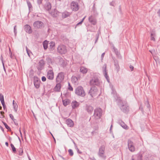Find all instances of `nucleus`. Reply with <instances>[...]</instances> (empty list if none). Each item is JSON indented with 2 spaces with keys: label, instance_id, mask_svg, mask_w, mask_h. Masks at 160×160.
Here are the masks:
<instances>
[{
  "label": "nucleus",
  "instance_id": "ea45409f",
  "mask_svg": "<svg viewBox=\"0 0 160 160\" xmlns=\"http://www.w3.org/2000/svg\"><path fill=\"white\" fill-rule=\"evenodd\" d=\"M109 4L111 6H112L114 7H115V6L116 4V3H115V1H112V2H110Z\"/></svg>",
  "mask_w": 160,
  "mask_h": 160
},
{
  "label": "nucleus",
  "instance_id": "58836bf2",
  "mask_svg": "<svg viewBox=\"0 0 160 160\" xmlns=\"http://www.w3.org/2000/svg\"><path fill=\"white\" fill-rule=\"evenodd\" d=\"M19 155L20 156L22 155L23 154V149L22 148H20L18 150Z\"/></svg>",
  "mask_w": 160,
  "mask_h": 160
},
{
  "label": "nucleus",
  "instance_id": "f3484780",
  "mask_svg": "<svg viewBox=\"0 0 160 160\" xmlns=\"http://www.w3.org/2000/svg\"><path fill=\"white\" fill-rule=\"evenodd\" d=\"M89 21L92 24L95 25L97 23V20L95 17L91 15L88 18Z\"/></svg>",
  "mask_w": 160,
  "mask_h": 160
},
{
  "label": "nucleus",
  "instance_id": "5fc2aeb1",
  "mask_svg": "<svg viewBox=\"0 0 160 160\" xmlns=\"http://www.w3.org/2000/svg\"><path fill=\"white\" fill-rule=\"evenodd\" d=\"M151 40L152 41H155V39L154 36H151Z\"/></svg>",
  "mask_w": 160,
  "mask_h": 160
},
{
  "label": "nucleus",
  "instance_id": "1a4fd4ad",
  "mask_svg": "<svg viewBox=\"0 0 160 160\" xmlns=\"http://www.w3.org/2000/svg\"><path fill=\"white\" fill-rule=\"evenodd\" d=\"M33 83L34 86L36 89H38L40 88L41 81L40 79L36 76H35L33 78Z\"/></svg>",
  "mask_w": 160,
  "mask_h": 160
},
{
  "label": "nucleus",
  "instance_id": "4d7b16f0",
  "mask_svg": "<svg viewBox=\"0 0 160 160\" xmlns=\"http://www.w3.org/2000/svg\"><path fill=\"white\" fill-rule=\"evenodd\" d=\"M129 68H130V69L131 71H132L133 70L134 67L133 66H132V65H130Z\"/></svg>",
  "mask_w": 160,
  "mask_h": 160
},
{
  "label": "nucleus",
  "instance_id": "dca6fc26",
  "mask_svg": "<svg viewBox=\"0 0 160 160\" xmlns=\"http://www.w3.org/2000/svg\"><path fill=\"white\" fill-rule=\"evenodd\" d=\"M24 30L29 34H31L32 32V30L31 27L28 24L25 25L23 27Z\"/></svg>",
  "mask_w": 160,
  "mask_h": 160
},
{
  "label": "nucleus",
  "instance_id": "aec40b11",
  "mask_svg": "<svg viewBox=\"0 0 160 160\" xmlns=\"http://www.w3.org/2000/svg\"><path fill=\"white\" fill-rule=\"evenodd\" d=\"M57 84L54 88V90L55 92H59L60 91L61 88V83L56 82Z\"/></svg>",
  "mask_w": 160,
  "mask_h": 160
},
{
  "label": "nucleus",
  "instance_id": "72a5a7b5",
  "mask_svg": "<svg viewBox=\"0 0 160 160\" xmlns=\"http://www.w3.org/2000/svg\"><path fill=\"white\" fill-rule=\"evenodd\" d=\"M0 59H1V60L2 61V66H3V69L4 70V71L5 73H6L5 68L4 66V62L3 61V57H2V55L1 56Z\"/></svg>",
  "mask_w": 160,
  "mask_h": 160
},
{
  "label": "nucleus",
  "instance_id": "052dcab7",
  "mask_svg": "<svg viewBox=\"0 0 160 160\" xmlns=\"http://www.w3.org/2000/svg\"><path fill=\"white\" fill-rule=\"evenodd\" d=\"M147 107L149 108L150 106V105L149 103V101H147Z\"/></svg>",
  "mask_w": 160,
  "mask_h": 160
},
{
  "label": "nucleus",
  "instance_id": "de8ad7c7",
  "mask_svg": "<svg viewBox=\"0 0 160 160\" xmlns=\"http://www.w3.org/2000/svg\"><path fill=\"white\" fill-rule=\"evenodd\" d=\"M68 90H69L71 91H72L73 90V88L70 85V84L69 83V82H68Z\"/></svg>",
  "mask_w": 160,
  "mask_h": 160
},
{
  "label": "nucleus",
  "instance_id": "0eeeda50",
  "mask_svg": "<svg viewBox=\"0 0 160 160\" xmlns=\"http://www.w3.org/2000/svg\"><path fill=\"white\" fill-rule=\"evenodd\" d=\"M100 84V81L98 77H94L90 81V84L92 86H98Z\"/></svg>",
  "mask_w": 160,
  "mask_h": 160
},
{
  "label": "nucleus",
  "instance_id": "bf43d9fd",
  "mask_svg": "<svg viewBox=\"0 0 160 160\" xmlns=\"http://www.w3.org/2000/svg\"><path fill=\"white\" fill-rule=\"evenodd\" d=\"M0 128L2 130V131L3 132H4V129L3 128V127H2L1 126H0Z\"/></svg>",
  "mask_w": 160,
  "mask_h": 160
},
{
  "label": "nucleus",
  "instance_id": "4be33fe9",
  "mask_svg": "<svg viewBox=\"0 0 160 160\" xmlns=\"http://www.w3.org/2000/svg\"><path fill=\"white\" fill-rule=\"evenodd\" d=\"M114 62V66L115 67V69L116 70L117 72H118L120 70V67L118 64V61L116 59H113Z\"/></svg>",
  "mask_w": 160,
  "mask_h": 160
},
{
  "label": "nucleus",
  "instance_id": "6ab92c4d",
  "mask_svg": "<svg viewBox=\"0 0 160 160\" xmlns=\"http://www.w3.org/2000/svg\"><path fill=\"white\" fill-rule=\"evenodd\" d=\"M118 123L123 128L126 130L128 129V126L121 120H119Z\"/></svg>",
  "mask_w": 160,
  "mask_h": 160
},
{
  "label": "nucleus",
  "instance_id": "c756f323",
  "mask_svg": "<svg viewBox=\"0 0 160 160\" xmlns=\"http://www.w3.org/2000/svg\"><path fill=\"white\" fill-rule=\"evenodd\" d=\"M80 71L83 74L86 73L87 72V69L84 67H81L80 69Z\"/></svg>",
  "mask_w": 160,
  "mask_h": 160
},
{
  "label": "nucleus",
  "instance_id": "2f4dec72",
  "mask_svg": "<svg viewBox=\"0 0 160 160\" xmlns=\"http://www.w3.org/2000/svg\"><path fill=\"white\" fill-rule=\"evenodd\" d=\"M48 42L47 40L43 42V45L44 49L45 50H46L48 47Z\"/></svg>",
  "mask_w": 160,
  "mask_h": 160
},
{
  "label": "nucleus",
  "instance_id": "4468645a",
  "mask_svg": "<svg viewBox=\"0 0 160 160\" xmlns=\"http://www.w3.org/2000/svg\"><path fill=\"white\" fill-rule=\"evenodd\" d=\"M106 64H105L102 67L103 72L104 76L105 77L107 81L109 82V78L108 75V74L107 71L106 70Z\"/></svg>",
  "mask_w": 160,
  "mask_h": 160
},
{
  "label": "nucleus",
  "instance_id": "864d4df0",
  "mask_svg": "<svg viewBox=\"0 0 160 160\" xmlns=\"http://www.w3.org/2000/svg\"><path fill=\"white\" fill-rule=\"evenodd\" d=\"M26 50H27V54H28V56L30 57L29 52H31L27 48Z\"/></svg>",
  "mask_w": 160,
  "mask_h": 160
},
{
  "label": "nucleus",
  "instance_id": "a211bd4d",
  "mask_svg": "<svg viewBox=\"0 0 160 160\" xmlns=\"http://www.w3.org/2000/svg\"><path fill=\"white\" fill-rule=\"evenodd\" d=\"M85 110L89 114H91L93 110V107L88 104H86L85 106Z\"/></svg>",
  "mask_w": 160,
  "mask_h": 160
},
{
  "label": "nucleus",
  "instance_id": "680f3d73",
  "mask_svg": "<svg viewBox=\"0 0 160 160\" xmlns=\"http://www.w3.org/2000/svg\"><path fill=\"white\" fill-rule=\"evenodd\" d=\"M77 152L78 153H82V152L80 151H79V149L77 148Z\"/></svg>",
  "mask_w": 160,
  "mask_h": 160
},
{
  "label": "nucleus",
  "instance_id": "9b49d317",
  "mask_svg": "<svg viewBox=\"0 0 160 160\" xmlns=\"http://www.w3.org/2000/svg\"><path fill=\"white\" fill-rule=\"evenodd\" d=\"M33 25L34 28H37L41 29L44 27L43 23L39 21L35 22L33 24Z\"/></svg>",
  "mask_w": 160,
  "mask_h": 160
},
{
  "label": "nucleus",
  "instance_id": "79ce46f5",
  "mask_svg": "<svg viewBox=\"0 0 160 160\" xmlns=\"http://www.w3.org/2000/svg\"><path fill=\"white\" fill-rule=\"evenodd\" d=\"M68 152L70 156H72L73 155V151L71 149H69Z\"/></svg>",
  "mask_w": 160,
  "mask_h": 160
},
{
  "label": "nucleus",
  "instance_id": "7c9ffc66",
  "mask_svg": "<svg viewBox=\"0 0 160 160\" xmlns=\"http://www.w3.org/2000/svg\"><path fill=\"white\" fill-rule=\"evenodd\" d=\"M70 13L68 12H65L62 13V17L63 18H65L70 15Z\"/></svg>",
  "mask_w": 160,
  "mask_h": 160
},
{
  "label": "nucleus",
  "instance_id": "bb28decb",
  "mask_svg": "<svg viewBox=\"0 0 160 160\" xmlns=\"http://www.w3.org/2000/svg\"><path fill=\"white\" fill-rule=\"evenodd\" d=\"M113 49L117 57H118L119 58H121V55H120V53L118 52V49L117 48H116L114 47H113Z\"/></svg>",
  "mask_w": 160,
  "mask_h": 160
},
{
  "label": "nucleus",
  "instance_id": "6e6552de",
  "mask_svg": "<svg viewBox=\"0 0 160 160\" xmlns=\"http://www.w3.org/2000/svg\"><path fill=\"white\" fill-rule=\"evenodd\" d=\"M64 78L63 72H61L58 73L56 79V82L61 83L63 82Z\"/></svg>",
  "mask_w": 160,
  "mask_h": 160
},
{
  "label": "nucleus",
  "instance_id": "f03ea898",
  "mask_svg": "<svg viewBox=\"0 0 160 160\" xmlns=\"http://www.w3.org/2000/svg\"><path fill=\"white\" fill-rule=\"evenodd\" d=\"M75 93L78 96L84 97L86 95V93L83 88L79 86L77 87L75 90Z\"/></svg>",
  "mask_w": 160,
  "mask_h": 160
},
{
  "label": "nucleus",
  "instance_id": "2eb2a0df",
  "mask_svg": "<svg viewBox=\"0 0 160 160\" xmlns=\"http://www.w3.org/2000/svg\"><path fill=\"white\" fill-rule=\"evenodd\" d=\"M71 8L72 10L75 11H76L78 10L79 7L78 4L77 2H72L71 3Z\"/></svg>",
  "mask_w": 160,
  "mask_h": 160
},
{
  "label": "nucleus",
  "instance_id": "c03bdc74",
  "mask_svg": "<svg viewBox=\"0 0 160 160\" xmlns=\"http://www.w3.org/2000/svg\"><path fill=\"white\" fill-rule=\"evenodd\" d=\"M9 115L10 118L12 121H15L16 120L14 119L13 116L12 114H9Z\"/></svg>",
  "mask_w": 160,
  "mask_h": 160
},
{
  "label": "nucleus",
  "instance_id": "423d86ee",
  "mask_svg": "<svg viewBox=\"0 0 160 160\" xmlns=\"http://www.w3.org/2000/svg\"><path fill=\"white\" fill-rule=\"evenodd\" d=\"M98 91L97 87L95 86H92L88 92V94L92 98L98 94Z\"/></svg>",
  "mask_w": 160,
  "mask_h": 160
},
{
  "label": "nucleus",
  "instance_id": "ddd939ff",
  "mask_svg": "<svg viewBox=\"0 0 160 160\" xmlns=\"http://www.w3.org/2000/svg\"><path fill=\"white\" fill-rule=\"evenodd\" d=\"M128 142L129 150L131 152H134L135 151V147L133 142L131 140L129 139Z\"/></svg>",
  "mask_w": 160,
  "mask_h": 160
},
{
  "label": "nucleus",
  "instance_id": "e2e57ef3",
  "mask_svg": "<svg viewBox=\"0 0 160 160\" xmlns=\"http://www.w3.org/2000/svg\"><path fill=\"white\" fill-rule=\"evenodd\" d=\"M119 11L121 13H122V10L121 6H119Z\"/></svg>",
  "mask_w": 160,
  "mask_h": 160
},
{
  "label": "nucleus",
  "instance_id": "338daca9",
  "mask_svg": "<svg viewBox=\"0 0 160 160\" xmlns=\"http://www.w3.org/2000/svg\"><path fill=\"white\" fill-rule=\"evenodd\" d=\"M5 145H6L7 146V147H8V142H5Z\"/></svg>",
  "mask_w": 160,
  "mask_h": 160
},
{
  "label": "nucleus",
  "instance_id": "f704fd0d",
  "mask_svg": "<svg viewBox=\"0 0 160 160\" xmlns=\"http://www.w3.org/2000/svg\"><path fill=\"white\" fill-rule=\"evenodd\" d=\"M2 123H3V124L4 125L5 127V128L8 129L9 131H11V130L10 128L9 127L8 125L5 122L2 121Z\"/></svg>",
  "mask_w": 160,
  "mask_h": 160
},
{
  "label": "nucleus",
  "instance_id": "7ed1b4c3",
  "mask_svg": "<svg viewBox=\"0 0 160 160\" xmlns=\"http://www.w3.org/2000/svg\"><path fill=\"white\" fill-rule=\"evenodd\" d=\"M57 51L60 54H65L67 52L68 49L65 45L61 44L58 46Z\"/></svg>",
  "mask_w": 160,
  "mask_h": 160
},
{
  "label": "nucleus",
  "instance_id": "9d476101",
  "mask_svg": "<svg viewBox=\"0 0 160 160\" xmlns=\"http://www.w3.org/2000/svg\"><path fill=\"white\" fill-rule=\"evenodd\" d=\"M47 78L50 80H52L54 78V73L52 69H50L47 71Z\"/></svg>",
  "mask_w": 160,
  "mask_h": 160
},
{
  "label": "nucleus",
  "instance_id": "69168bd1",
  "mask_svg": "<svg viewBox=\"0 0 160 160\" xmlns=\"http://www.w3.org/2000/svg\"><path fill=\"white\" fill-rule=\"evenodd\" d=\"M14 122V123L15 124V125H16V126H18V123L17 122H15V121H13Z\"/></svg>",
  "mask_w": 160,
  "mask_h": 160
},
{
  "label": "nucleus",
  "instance_id": "f257e3e1",
  "mask_svg": "<svg viewBox=\"0 0 160 160\" xmlns=\"http://www.w3.org/2000/svg\"><path fill=\"white\" fill-rule=\"evenodd\" d=\"M116 100L122 111L125 113H127L129 111V108L127 102L122 101L120 99V97H118Z\"/></svg>",
  "mask_w": 160,
  "mask_h": 160
},
{
  "label": "nucleus",
  "instance_id": "6e6d98bb",
  "mask_svg": "<svg viewBox=\"0 0 160 160\" xmlns=\"http://www.w3.org/2000/svg\"><path fill=\"white\" fill-rule=\"evenodd\" d=\"M105 54V52H103V53L102 54L101 56V59L102 60L103 59V58Z\"/></svg>",
  "mask_w": 160,
  "mask_h": 160
},
{
  "label": "nucleus",
  "instance_id": "412c9836",
  "mask_svg": "<svg viewBox=\"0 0 160 160\" xmlns=\"http://www.w3.org/2000/svg\"><path fill=\"white\" fill-rule=\"evenodd\" d=\"M45 64V62L43 59L41 60L39 62V65L37 67L38 70H41L42 69L43 67Z\"/></svg>",
  "mask_w": 160,
  "mask_h": 160
},
{
  "label": "nucleus",
  "instance_id": "a878e982",
  "mask_svg": "<svg viewBox=\"0 0 160 160\" xmlns=\"http://www.w3.org/2000/svg\"><path fill=\"white\" fill-rule=\"evenodd\" d=\"M72 109H74L79 106V103L77 101L73 102L72 103Z\"/></svg>",
  "mask_w": 160,
  "mask_h": 160
},
{
  "label": "nucleus",
  "instance_id": "37998d69",
  "mask_svg": "<svg viewBox=\"0 0 160 160\" xmlns=\"http://www.w3.org/2000/svg\"><path fill=\"white\" fill-rule=\"evenodd\" d=\"M0 118H4V112L3 111H0Z\"/></svg>",
  "mask_w": 160,
  "mask_h": 160
},
{
  "label": "nucleus",
  "instance_id": "20e7f679",
  "mask_svg": "<svg viewBox=\"0 0 160 160\" xmlns=\"http://www.w3.org/2000/svg\"><path fill=\"white\" fill-rule=\"evenodd\" d=\"M105 146L104 145H102L100 147L98 153V156L104 159L106 158V156L105 155Z\"/></svg>",
  "mask_w": 160,
  "mask_h": 160
},
{
  "label": "nucleus",
  "instance_id": "a19ab883",
  "mask_svg": "<svg viewBox=\"0 0 160 160\" xmlns=\"http://www.w3.org/2000/svg\"><path fill=\"white\" fill-rule=\"evenodd\" d=\"M86 16H85L82 19V21L79 22H78V23L76 26V27H75V28L77 26H78V25H80V24H81L82 23V22H83V21L85 19V18H86Z\"/></svg>",
  "mask_w": 160,
  "mask_h": 160
},
{
  "label": "nucleus",
  "instance_id": "774afa93",
  "mask_svg": "<svg viewBox=\"0 0 160 160\" xmlns=\"http://www.w3.org/2000/svg\"><path fill=\"white\" fill-rule=\"evenodd\" d=\"M90 160H96V159L94 158H91Z\"/></svg>",
  "mask_w": 160,
  "mask_h": 160
},
{
  "label": "nucleus",
  "instance_id": "09e8293b",
  "mask_svg": "<svg viewBox=\"0 0 160 160\" xmlns=\"http://www.w3.org/2000/svg\"><path fill=\"white\" fill-rule=\"evenodd\" d=\"M43 0H37V3L38 4L40 5L41 4H42V2Z\"/></svg>",
  "mask_w": 160,
  "mask_h": 160
},
{
  "label": "nucleus",
  "instance_id": "393cba45",
  "mask_svg": "<svg viewBox=\"0 0 160 160\" xmlns=\"http://www.w3.org/2000/svg\"><path fill=\"white\" fill-rule=\"evenodd\" d=\"M55 43L53 42H51L49 43V49L50 51H53L55 48Z\"/></svg>",
  "mask_w": 160,
  "mask_h": 160
},
{
  "label": "nucleus",
  "instance_id": "b1692460",
  "mask_svg": "<svg viewBox=\"0 0 160 160\" xmlns=\"http://www.w3.org/2000/svg\"><path fill=\"white\" fill-rule=\"evenodd\" d=\"M66 123L68 126L70 127H72L74 125L73 121L70 118H68L66 120Z\"/></svg>",
  "mask_w": 160,
  "mask_h": 160
},
{
  "label": "nucleus",
  "instance_id": "f8f14e48",
  "mask_svg": "<svg viewBox=\"0 0 160 160\" xmlns=\"http://www.w3.org/2000/svg\"><path fill=\"white\" fill-rule=\"evenodd\" d=\"M49 13L53 17L57 18L59 16L60 12L56 9H52L50 12H49Z\"/></svg>",
  "mask_w": 160,
  "mask_h": 160
},
{
  "label": "nucleus",
  "instance_id": "a18cd8bd",
  "mask_svg": "<svg viewBox=\"0 0 160 160\" xmlns=\"http://www.w3.org/2000/svg\"><path fill=\"white\" fill-rule=\"evenodd\" d=\"M142 155L141 154H139L138 155V160H142Z\"/></svg>",
  "mask_w": 160,
  "mask_h": 160
},
{
  "label": "nucleus",
  "instance_id": "13d9d810",
  "mask_svg": "<svg viewBox=\"0 0 160 160\" xmlns=\"http://www.w3.org/2000/svg\"><path fill=\"white\" fill-rule=\"evenodd\" d=\"M157 13L158 15V16L160 17V9H159L158 11L157 12Z\"/></svg>",
  "mask_w": 160,
  "mask_h": 160
},
{
  "label": "nucleus",
  "instance_id": "603ef678",
  "mask_svg": "<svg viewBox=\"0 0 160 160\" xmlns=\"http://www.w3.org/2000/svg\"><path fill=\"white\" fill-rule=\"evenodd\" d=\"M139 109L140 110H141V111H142V112L143 113V112H144L143 110V108H142V105H140V108H139Z\"/></svg>",
  "mask_w": 160,
  "mask_h": 160
},
{
  "label": "nucleus",
  "instance_id": "8fccbe9b",
  "mask_svg": "<svg viewBox=\"0 0 160 160\" xmlns=\"http://www.w3.org/2000/svg\"><path fill=\"white\" fill-rule=\"evenodd\" d=\"M16 27L17 26L15 25L14 27V32L15 35H16L17 33Z\"/></svg>",
  "mask_w": 160,
  "mask_h": 160
},
{
  "label": "nucleus",
  "instance_id": "473e14b6",
  "mask_svg": "<svg viewBox=\"0 0 160 160\" xmlns=\"http://www.w3.org/2000/svg\"><path fill=\"white\" fill-rule=\"evenodd\" d=\"M111 93L112 94V95L115 98V96H117V92L113 88H112V92H111Z\"/></svg>",
  "mask_w": 160,
  "mask_h": 160
},
{
  "label": "nucleus",
  "instance_id": "5701e85b",
  "mask_svg": "<svg viewBox=\"0 0 160 160\" xmlns=\"http://www.w3.org/2000/svg\"><path fill=\"white\" fill-rule=\"evenodd\" d=\"M51 4L49 2H47L46 3L44 6V8L47 11H49L51 8Z\"/></svg>",
  "mask_w": 160,
  "mask_h": 160
},
{
  "label": "nucleus",
  "instance_id": "cd10ccee",
  "mask_svg": "<svg viewBox=\"0 0 160 160\" xmlns=\"http://www.w3.org/2000/svg\"><path fill=\"white\" fill-rule=\"evenodd\" d=\"M70 102V100L68 99L62 100L63 104L64 106H66L67 105L69 104Z\"/></svg>",
  "mask_w": 160,
  "mask_h": 160
},
{
  "label": "nucleus",
  "instance_id": "3c124183",
  "mask_svg": "<svg viewBox=\"0 0 160 160\" xmlns=\"http://www.w3.org/2000/svg\"><path fill=\"white\" fill-rule=\"evenodd\" d=\"M42 80L43 81V82H45L46 81V78L44 77V76H42Z\"/></svg>",
  "mask_w": 160,
  "mask_h": 160
},
{
  "label": "nucleus",
  "instance_id": "c85d7f7f",
  "mask_svg": "<svg viewBox=\"0 0 160 160\" xmlns=\"http://www.w3.org/2000/svg\"><path fill=\"white\" fill-rule=\"evenodd\" d=\"M13 106L14 111L15 112H17L18 110V105L16 103H14V100L13 101Z\"/></svg>",
  "mask_w": 160,
  "mask_h": 160
},
{
  "label": "nucleus",
  "instance_id": "c9c22d12",
  "mask_svg": "<svg viewBox=\"0 0 160 160\" xmlns=\"http://www.w3.org/2000/svg\"><path fill=\"white\" fill-rule=\"evenodd\" d=\"M0 100L2 104L5 102L3 96L1 93H0Z\"/></svg>",
  "mask_w": 160,
  "mask_h": 160
},
{
  "label": "nucleus",
  "instance_id": "0e129e2a",
  "mask_svg": "<svg viewBox=\"0 0 160 160\" xmlns=\"http://www.w3.org/2000/svg\"><path fill=\"white\" fill-rule=\"evenodd\" d=\"M151 36H154L155 35V33H151Z\"/></svg>",
  "mask_w": 160,
  "mask_h": 160
},
{
  "label": "nucleus",
  "instance_id": "4c0bfd02",
  "mask_svg": "<svg viewBox=\"0 0 160 160\" xmlns=\"http://www.w3.org/2000/svg\"><path fill=\"white\" fill-rule=\"evenodd\" d=\"M27 2L29 9L30 10L31 8H32V5L28 0H27Z\"/></svg>",
  "mask_w": 160,
  "mask_h": 160
},
{
  "label": "nucleus",
  "instance_id": "49530a36",
  "mask_svg": "<svg viewBox=\"0 0 160 160\" xmlns=\"http://www.w3.org/2000/svg\"><path fill=\"white\" fill-rule=\"evenodd\" d=\"M2 105L3 108L4 110H5L6 112H7V109L6 108V107L5 104V102L3 103H2Z\"/></svg>",
  "mask_w": 160,
  "mask_h": 160
},
{
  "label": "nucleus",
  "instance_id": "e433bc0d",
  "mask_svg": "<svg viewBox=\"0 0 160 160\" xmlns=\"http://www.w3.org/2000/svg\"><path fill=\"white\" fill-rule=\"evenodd\" d=\"M10 146H11L12 151L13 152L15 153L16 151V148L14 147V145L12 143H11L10 144Z\"/></svg>",
  "mask_w": 160,
  "mask_h": 160
},
{
  "label": "nucleus",
  "instance_id": "39448f33",
  "mask_svg": "<svg viewBox=\"0 0 160 160\" xmlns=\"http://www.w3.org/2000/svg\"><path fill=\"white\" fill-rule=\"evenodd\" d=\"M102 110L100 108H97L94 110L93 116L96 119H98L101 118L102 115Z\"/></svg>",
  "mask_w": 160,
  "mask_h": 160
}]
</instances>
